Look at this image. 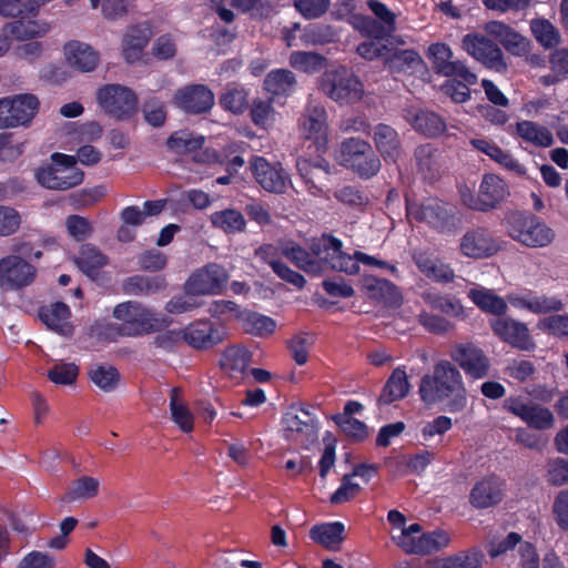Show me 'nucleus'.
Listing matches in <instances>:
<instances>
[{"instance_id": "nucleus-16", "label": "nucleus", "mask_w": 568, "mask_h": 568, "mask_svg": "<svg viewBox=\"0 0 568 568\" xmlns=\"http://www.w3.org/2000/svg\"><path fill=\"white\" fill-rule=\"evenodd\" d=\"M302 135L312 140L318 150H324L328 138L327 112L325 108L315 101H310L300 119Z\"/></svg>"}, {"instance_id": "nucleus-45", "label": "nucleus", "mask_w": 568, "mask_h": 568, "mask_svg": "<svg viewBox=\"0 0 568 568\" xmlns=\"http://www.w3.org/2000/svg\"><path fill=\"white\" fill-rule=\"evenodd\" d=\"M369 148L371 144L364 140L357 138L346 139L339 145L336 160L341 165L351 169L362 155H365V152L369 151Z\"/></svg>"}, {"instance_id": "nucleus-49", "label": "nucleus", "mask_w": 568, "mask_h": 568, "mask_svg": "<svg viewBox=\"0 0 568 568\" xmlns=\"http://www.w3.org/2000/svg\"><path fill=\"white\" fill-rule=\"evenodd\" d=\"M422 530L419 524H412L403 528L398 535H393L392 540L406 554L419 555Z\"/></svg>"}, {"instance_id": "nucleus-44", "label": "nucleus", "mask_w": 568, "mask_h": 568, "mask_svg": "<svg viewBox=\"0 0 568 568\" xmlns=\"http://www.w3.org/2000/svg\"><path fill=\"white\" fill-rule=\"evenodd\" d=\"M211 224L227 234L242 232L245 230L246 220L244 215L234 209L213 212L210 215Z\"/></svg>"}, {"instance_id": "nucleus-36", "label": "nucleus", "mask_w": 568, "mask_h": 568, "mask_svg": "<svg viewBox=\"0 0 568 568\" xmlns=\"http://www.w3.org/2000/svg\"><path fill=\"white\" fill-rule=\"evenodd\" d=\"M410 385L404 368H395L384 385L378 397L379 405H388L400 400L409 393Z\"/></svg>"}, {"instance_id": "nucleus-41", "label": "nucleus", "mask_w": 568, "mask_h": 568, "mask_svg": "<svg viewBox=\"0 0 568 568\" xmlns=\"http://www.w3.org/2000/svg\"><path fill=\"white\" fill-rule=\"evenodd\" d=\"M74 262L83 273L90 277H94L98 271L108 264V257L95 246L84 244L81 246Z\"/></svg>"}, {"instance_id": "nucleus-6", "label": "nucleus", "mask_w": 568, "mask_h": 568, "mask_svg": "<svg viewBox=\"0 0 568 568\" xmlns=\"http://www.w3.org/2000/svg\"><path fill=\"white\" fill-rule=\"evenodd\" d=\"M406 212L410 222L424 223L439 233H453L457 226L453 209L437 199L407 202Z\"/></svg>"}, {"instance_id": "nucleus-14", "label": "nucleus", "mask_w": 568, "mask_h": 568, "mask_svg": "<svg viewBox=\"0 0 568 568\" xmlns=\"http://www.w3.org/2000/svg\"><path fill=\"white\" fill-rule=\"evenodd\" d=\"M282 424L288 440L308 445L317 438L315 417L302 407L291 406L283 415Z\"/></svg>"}, {"instance_id": "nucleus-27", "label": "nucleus", "mask_w": 568, "mask_h": 568, "mask_svg": "<svg viewBox=\"0 0 568 568\" xmlns=\"http://www.w3.org/2000/svg\"><path fill=\"white\" fill-rule=\"evenodd\" d=\"M470 145L476 151L487 155L503 169L514 173L515 175L525 176L527 174V168L509 151L501 149L494 141L487 139H473L470 140Z\"/></svg>"}, {"instance_id": "nucleus-17", "label": "nucleus", "mask_w": 568, "mask_h": 568, "mask_svg": "<svg viewBox=\"0 0 568 568\" xmlns=\"http://www.w3.org/2000/svg\"><path fill=\"white\" fill-rule=\"evenodd\" d=\"M227 281L226 271L214 263L196 270L186 281L187 293L201 295H216L222 292Z\"/></svg>"}, {"instance_id": "nucleus-24", "label": "nucleus", "mask_w": 568, "mask_h": 568, "mask_svg": "<svg viewBox=\"0 0 568 568\" xmlns=\"http://www.w3.org/2000/svg\"><path fill=\"white\" fill-rule=\"evenodd\" d=\"M39 318L48 329L63 336L70 337L74 333V325L71 321V310L62 302H54L39 308Z\"/></svg>"}, {"instance_id": "nucleus-57", "label": "nucleus", "mask_w": 568, "mask_h": 568, "mask_svg": "<svg viewBox=\"0 0 568 568\" xmlns=\"http://www.w3.org/2000/svg\"><path fill=\"white\" fill-rule=\"evenodd\" d=\"M251 120L263 130L270 129L275 122V110L271 102L255 100L251 106Z\"/></svg>"}, {"instance_id": "nucleus-33", "label": "nucleus", "mask_w": 568, "mask_h": 568, "mask_svg": "<svg viewBox=\"0 0 568 568\" xmlns=\"http://www.w3.org/2000/svg\"><path fill=\"white\" fill-rule=\"evenodd\" d=\"M345 526L343 523H325L311 528L310 537L312 540L323 546L327 550H338L344 541Z\"/></svg>"}, {"instance_id": "nucleus-62", "label": "nucleus", "mask_w": 568, "mask_h": 568, "mask_svg": "<svg viewBox=\"0 0 568 568\" xmlns=\"http://www.w3.org/2000/svg\"><path fill=\"white\" fill-rule=\"evenodd\" d=\"M17 568H57V561L47 551L31 550L21 558Z\"/></svg>"}, {"instance_id": "nucleus-32", "label": "nucleus", "mask_w": 568, "mask_h": 568, "mask_svg": "<svg viewBox=\"0 0 568 568\" xmlns=\"http://www.w3.org/2000/svg\"><path fill=\"white\" fill-rule=\"evenodd\" d=\"M363 287L369 297L383 304L396 307L402 303V295L398 288L390 282L375 276H365Z\"/></svg>"}, {"instance_id": "nucleus-42", "label": "nucleus", "mask_w": 568, "mask_h": 568, "mask_svg": "<svg viewBox=\"0 0 568 568\" xmlns=\"http://www.w3.org/2000/svg\"><path fill=\"white\" fill-rule=\"evenodd\" d=\"M281 254L294 263L296 267L308 274L317 275L321 273L320 262L315 258L313 253H308L300 245H283L281 248Z\"/></svg>"}, {"instance_id": "nucleus-59", "label": "nucleus", "mask_w": 568, "mask_h": 568, "mask_svg": "<svg viewBox=\"0 0 568 568\" xmlns=\"http://www.w3.org/2000/svg\"><path fill=\"white\" fill-rule=\"evenodd\" d=\"M546 480L552 486L568 484V459L556 457L547 462Z\"/></svg>"}, {"instance_id": "nucleus-5", "label": "nucleus", "mask_w": 568, "mask_h": 568, "mask_svg": "<svg viewBox=\"0 0 568 568\" xmlns=\"http://www.w3.org/2000/svg\"><path fill=\"white\" fill-rule=\"evenodd\" d=\"M40 109V101L31 93L0 98V130L29 128Z\"/></svg>"}, {"instance_id": "nucleus-29", "label": "nucleus", "mask_w": 568, "mask_h": 568, "mask_svg": "<svg viewBox=\"0 0 568 568\" xmlns=\"http://www.w3.org/2000/svg\"><path fill=\"white\" fill-rule=\"evenodd\" d=\"M373 141L376 150L386 162H397L402 155L399 135L392 126L379 123L373 130Z\"/></svg>"}, {"instance_id": "nucleus-60", "label": "nucleus", "mask_w": 568, "mask_h": 568, "mask_svg": "<svg viewBox=\"0 0 568 568\" xmlns=\"http://www.w3.org/2000/svg\"><path fill=\"white\" fill-rule=\"evenodd\" d=\"M439 568H481V555L478 551L460 552L443 559Z\"/></svg>"}, {"instance_id": "nucleus-55", "label": "nucleus", "mask_w": 568, "mask_h": 568, "mask_svg": "<svg viewBox=\"0 0 568 568\" xmlns=\"http://www.w3.org/2000/svg\"><path fill=\"white\" fill-rule=\"evenodd\" d=\"M100 483L93 477H81L74 480L68 491L71 500L90 499L97 496Z\"/></svg>"}, {"instance_id": "nucleus-3", "label": "nucleus", "mask_w": 568, "mask_h": 568, "mask_svg": "<svg viewBox=\"0 0 568 568\" xmlns=\"http://www.w3.org/2000/svg\"><path fill=\"white\" fill-rule=\"evenodd\" d=\"M51 162L37 171L38 182L50 190H68L83 181V172L77 168L75 158L63 153L51 154Z\"/></svg>"}, {"instance_id": "nucleus-11", "label": "nucleus", "mask_w": 568, "mask_h": 568, "mask_svg": "<svg viewBox=\"0 0 568 568\" xmlns=\"http://www.w3.org/2000/svg\"><path fill=\"white\" fill-rule=\"evenodd\" d=\"M38 270L28 260L10 254L0 258V290L3 292L20 291L31 285Z\"/></svg>"}, {"instance_id": "nucleus-34", "label": "nucleus", "mask_w": 568, "mask_h": 568, "mask_svg": "<svg viewBox=\"0 0 568 568\" xmlns=\"http://www.w3.org/2000/svg\"><path fill=\"white\" fill-rule=\"evenodd\" d=\"M515 133L524 142L536 148H549L555 142L554 135L548 128L529 120L519 121L516 124Z\"/></svg>"}, {"instance_id": "nucleus-9", "label": "nucleus", "mask_w": 568, "mask_h": 568, "mask_svg": "<svg viewBox=\"0 0 568 568\" xmlns=\"http://www.w3.org/2000/svg\"><path fill=\"white\" fill-rule=\"evenodd\" d=\"M503 408L532 429L548 430L556 424L555 415L550 408L523 396L507 397L503 402Z\"/></svg>"}, {"instance_id": "nucleus-46", "label": "nucleus", "mask_w": 568, "mask_h": 568, "mask_svg": "<svg viewBox=\"0 0 568 568\" xmlns=\"http://www.w3.org/2000/svg\"><path fill=\"white\" fill-rule=\"evenodd\" d=\"M161 201H146L142 207L128 206L121 212V220L124 224H130L133 227L142 225L149 216L159 214L163 210Z\"/></svg>"}, {"instance_id": "nucleus-39", "label": "nucleus", "mask_w": 568, "mask_h": 568, "mask_svg": "<svg viewBox=\"0 0 568 568\" xmlns=\"http://www.w3.org/2000/svg\"><path fill=\"white\" fill-rule=\"evenodd\" d=\"M296 87L294 73L286 69L271 71L264 79V89L272 97L290 95Z\"/></svg>"}, {"instance_id": "nucleus-7", "label": "nucleus", "mask_w": 568, "mask_h": 568, "mask_svg": "<svg viewBox=\"0 0 568 568\" xmlns=\"http://www.w3.org/2000/svg\"><path fill=\"white\" fill-rule=\"evenodd\" d=\"M509 186L506 181L495 173L484 174L475 196L468 189L462 190V202L469 209L488 212L496 209L509 196Z\"/></svg>"}, {"instance_id": "nucleus-23", "label": "nucleus", "mask_w": 568, "mask_h": 568, "mask_svg": "<svg viewBox=\"0 0 568 568\" xmlns=\"http://www.w3.org/2000/svg\"><path fill=\"white\" fill-rule=\"evenodd\" d=\"M65 63L82 73L93 72L100 63V53L89 43L71 40L63 45Z\"/></svg>"}, {"instance_id": "nucleus-53", "label": "nucleus", "mask_w": 568, "mask_h": 568, "mask_svg": "<svg viewBox=\"0 0 568 568\" xmlns=\"http://www.w3.org/2000/svg\"><path fill=\"white\" fill-rule=\"evenodd\" d=\"M450 540L449 534L445 530L436 529L430 532L422 531L419 555H429L439 551L448 547Z\"/></svg>"}, {"instance_id": "nucleus-50", "label": "nucleus", "mask_w": 568, "mask_h": 568, "mask_svg": "<svg viewBox=\"0 0 568 568\" xmlns=\"http://www.w3.org/2000/svg\"><path fill=\"white\" fill-rule=\"evenodd\" d=\"M92 383L103 392H112L116 388L120 375L113 366L95 365L90 369Z\"/></svg>"}, {"instance_id": "nucleus-52", "label": "nucleus", "mask_w": 568, "mask_h": 568, "mask_svg": "<svg viewBox=\"0 0 568 568\" xmlns=\"http://www.w3.org/2000/svg\"><path fill=\"white\" fill-rule=\"evenodd\" d=\"M39 3L36 0H0V14L4 17L36 16Z\"/></svg>"}, {"instance_id": "nucleus-2", "label": "nucleus", "mask_w": 568, "mask_h": 568, "mask_svg": "<svg viewBox=\"0 0 568 568\" xmlns=\"http://www.w3.org/2000/svg\"><path fill=\"white\" fill-rule=\"evenodd\" d=\"M113 316L120 322L118 332L122 336H142L168 325L164 316L136 303L125 302L115 306Z\"/></svg>"}, {"instance_id": "nucleus-10", "label": "nucleus", "mask_w": 568, "mask_h": 568, "mask_svg": "<svg viewBox=\"0 0 568 568\" xmlns=\"http://www.w3.org/2000/svg\"><path fill=\"white\" fill-rule=\"evenodd\" d=\"M508 233L513 240L534 248L550 245L556 236L552 229L534 216L513 217Z\"/></svg>"}, {"instance_id": "nucleus-4", "label": "nucleus", "mask_w": 568, "mask_h": 568, "mask_svg": "<svg viewBox=\"0 0 568 568\" xmlns=\"http://www.w3.org/2000/svg\"><path fill=\"white\" fill-rule=\"evenodd\" d=\"M320 90L338 104L359 102L364 95L361 80L346 68L325 71L318 80Z\"/></svg>"}, {"instance_id": "nucleus-20", "label": "nucleus", "mask_w": 568, "mask_h": 568, "mask_svg": "<svg viewBox=\"0 0 568 568\" xmlns=\"http://www.w3.org/2000/svg\"><path fill=\"white\" fill-rule=\"evenodd\" d=\"M433 65L437 73L445 77H459L468 84H475L477 77L462 61L453 60V51L445 43H434L428 48Z\"/></svg>"}, {"instance_id": "nucleus-8", "label": "nucleus", "mask_w": 568, "mask_h": 568, "mask_svg": "<svg viewBox=\"0 0 568 568\" xmlns=\"http://www.w3.org/2000/svg\"><path fill=\"white\" fill-rule=\"evenodd\" d=\"M342 241L332 235H322L318 239H314L311 242L310 250L320 262L321 272L324 267L344 272L347 274H357L359 266L353 260L352 255H348L342 251Z\"/></svg>"}, {"instance_id": "nucleus-21", "label": "nucleus", "mask_w": 568, "mask_h": 568, "mask_svg": "<svg viewBox=\"0 0 568 568\" xmlns=\"http://www.w3.org/2000/svg\"><path fill=\"white\" fill-rule=\"evenodd\" d=\"M463 48L474 59L496 71L506 69L503 52L491 40L479 34H466L463 38Z\"/></svg>"}, {"instance_id": "nucleus-12", "label": "nucleus", "mask_w": 568, "mask_h": 568, "mask_svg": "<svg viewBox=\"0 0 568 568\" xmlns=\"http://www.w3.org/2000/svg\"><path fill=\"white\" fill-rule=\"evenodd\" d=\"M99 105L116 119L131 116L138 106L133 91L120 84H106L97 92Z\"/></svg>"}, {"instance_id": "nucleus-47", "label": "nucleus", "mask_w": 568, "mask_h": 568, "mask_svg": "<svg viewBox=\"0 0 568 568\" xmlns=\"http://www.w3.org/2000/svg\"><path fill=\"white\" fill-rule=\"evenodd\" d=\"M530 30L537 42L545 49L555 48L561 41V36L558 29L546 19L531 20Z\"/></svg>"}, {"instance_id": "nucleus-37", "label": "nucleus", "mask_w": 568, "mask_h": 568, "mask_svg": "<svg viewBox=\"0 0 568 568\" xmlns=\"http://www.w3.org/2000/svg\"><path fill=\"white\" fill-rule=\"evenodd\" d=\"M248 353L243 347L227 348L221 359V367L230 378L240 382L247 376Z\"/></svg>"}, {"instance_id": "nucleus-1", "label": "nucleus", "mask_w": 568, "mask_h": 568, "mask_svg": "<svg viewBox=\"0 0 568 568\" xmlns=\"http://www.w3.org/2000/svg\"><path fill=\"white\" fill-rule=\"evenodd\" d=\"M420 399L427 405L442 403L450 413H460L468 405V392L459 369L449 361L437 362L419 384Z\"/></svg>"}, {"instance_id": "nucleus-19", "label": "nucleus", "mask_w": 568, "mask_h": 568, "mask_svg": "<svg viewBox=\"0 0 568 568\" xmlns=\"http://www.w3.org/2000/svg\"><path fill=\"white\" fill-rule=\"evenodd\" d=\"M500 250L498 241L493 234L483 227L468 230L459 241V251L462 255L481 260L495 255Z\"/></svg>"}, {"instance_id": "nucleus-31", "label": "nucleus", "mask_w": 568, "mask_h": 568, "mask_svg": "<svg viewBox=\"0 0 568 568\" xmlns=\"http://www.w3.org/2000/svg\"><path fill=\"white\" fill-rule=\"evenodd\" d=\"M297 170L302 179L304 180L307 190L313 195H320L323 193V175L332 173V166L325 160H321L316 163H312L307 159H300L296 163Z\"/></svg>"}, {"instance_id": "nucleus-30", "label": "nucleus", "mask_w": 568, "mask_h": 568, "mask_svg": "<svg viewBox=\"0 0 568 568\" xmlns=\"http://www.w3.org/2000/svg\"><path fill=\"white\" fill-rule=\"evenodd\" d=\"M153 32L148 24L134 26L124 33L122 39V54L126 62H138Z\"/></svg>"}, {"instance_id": "nucleus-40", "label": "nucleus", "mask_w": 568, "mask_h": 568, "mask_svg": "<svg viewBox=\"0 0 568 568\" xmlns=\"http://www.w3.org/2000/svg\"><path fill=\"white\" fill-rule=\"evenodd\" d=\"M21 19L6 24L4 32L18 40L33 39L44 36L50 27L47 22L34 19Z\"/></svg>"}, {"instance_id": "nucleus-58", "label": "nucleus", "mask_w": 568, "mask_h": 568, "mask_svg": "<svg viewBox=\"0 0 568 568\" xmlns=\"http://www.w3.org/2000/svg\"><path fill=\"white\" fill-rule=\"evenodd\" d=\"M312 345L313 338L307 333H300L287 342L291 356L298 365L306 364L308 359V351Z\"/></svg>"}, {"instance_id": "nucleus-48", "label": "nucleus", "mask_w": 568, "mask_h": 568, "mask_svg": "<svg viewBox=\"0 0 568 568\" xmlns=\"http://www.w3.org/2000/svg\"><path fill=\"white\" fill-rule=\"evenodd\" d=\"M170 409L173 422L180 427L181 430L187 433L193 429V416L180 397V392L176 388L171 390Z\"/></svg>"}, {"instance_id": "nucleus-64", "label": "nucleus", "mask_w": 568, "mask_h": 568, "mask_svg": "<svg viewBox=\"0 0 568 568\" xmlns=\"http://www.w3.org/2000/svg\"><path fill=\"white\" fill-rule=\"evenodd\" d=\"M415 160L418 170L425 176H433L436 171V154L435 149L430 144H424L415 150Z\"/></svg>"}, {"instance_id": "nucleus-54", "label": "nucleus", "mask_w": 568, "mask_h": 568, "mask_svg": "<svg viewBox=\"0 0 568 568\" xmlns=\"http://www.w3.org/2000/svg\"><path fill=\"white\" fill-rule=\"evenodd\" d=\"M424 300L430 307L448 316L458 317L464 314V307L456 298L427 293L424 295Z\"/></svg>"}, {"instance_id": "nucleus-63", "label": "nucleus", "mask_w": 568, "mask_h": 568, "mask_svg": "<svg viewBox=\"0 0 568 568\" xmlns=\"http://www.w3.org/2000/svg\"><path fill=\"white\" fill-rule=\"evenodd\" d=\"M21 222V215L16 209L0 205V236H10L18 232Z\"/></svg>"}, {"instance_id": "nucleus-26", "label": "nucleus", "mask_w": 568, "mask_h": 568, "mask_svg": "<svg viewBox=\"0 0 568 568\" xmlns=\"http://www.w3.org/2000/svg\"><path fill=\"white\" fill-rule=\"evenodd\" d=\"M505 484L496 476H487L474 485L469 494V503L478 509L493 507L504 498Z\"/></svg>"}, {"instance_id": "nucleus-38", "label": "nucleus", "mask_w": 568, "mask_h": 568, "mask_svg": "<svg viewBox=\"0 0 568 568\" xmlns=\"http://www.w3.org/2000/svg\"><path fill=\"white\" fill-rule=\"evenodd\" d=\"M469 300L481 311L494 315H503L507 312V301L495 294L493 290L477 286L468 291Z\"/></svg>"}, {"instance_id": "nucleus-18", "label": "nucleus", "mask_w": 568, "mask_h": 568, "mask_svg": "<svg viewBox=\"0 0 568 568\" xmlns=\"http://www.w3.org/2000/svg\"><path fill=\"white\" fill-rule=\"evenodd\" d=\"M168 148L179 155H192L196 162L216 163L219 155L212 150H201L204 144V136L189 131H178L168 140Z\"/></svg>"}, {"instance_id": "nucleus-43", "label": "nucleus", "mask_w": 568, "mask_h": 568, "mask_svg": "<svg viewBox=\"0 0 568 568\" xmlns=\"http://www.w3.org/2000/svg\"><path fill=\"white\" fill-rule=\"evenodd\" d=\"M412 125L427 136L440 135L445 129V121L434 112L419 110L408 118Z\"/></svg>"}, {"instance_id": "nucleus-22", "label": "nucleus", "mask_w": 568, "mask_h": 568, "mask_svg": "<svg viewBox=\"0 0 568 568\" xmlns=\"http://www.w3.org/2000/svg\"><path fill=\"white\" fill-rule=\"evenodd\" d=\"M494 333L504 342L523 351L535 347L526 324L509 317H498L490 322Z\"/></svg>"}, {"instance_id": "nucleus-25", "label": "nucleus", "mask_w": 568, "mask_h": 568, "mask_svg": "<svg viewBox=\"0 0 568 568\" xmlns=\"http://www.w3.org/2000/svg\"><path fill=\"white\" fill-rule=\"evenodd\" d=\"M174 104L189 113H203L213 106L214 94L205 85H190L175 93Z\"/></svg>"}, {"instance_id": "nucleus-15", "label": "nucleus", "mask_w": 568, "mask_h": 568, "mask_svg": "<svg viewBox=\"0 0 568 568\" xmlns=\"http://www.w3.org/2000/svg\"><path fill=\"white\" fill-rule=\"evenodd\" d=\"M166 337L170 342L185 341L195 348H205L215 345L223 338V332L214 328L210 322L199 321L190 324L182 332H169ZM165 336L158 337V342L165 346L168 343Z\"/></svg>"}, {"instance_id": "nucleus-28", "label": "nucleus", "mask_w": 568, "mask_h": 568, "mask_svg": "<svg viewBox=\"0 0 568 568\" xmlns=\"http://www.w3.org/2000/svg\"><path fill=\"white\" fill-rule=\"evenodd\" d=\"M251 170L264 190L273 193L285 192L290 179L282 168L273 166L265 159L257 156L251 163Z\"/></svg>"}, {"instance_id": "nucleus-35", "label": "nucleus", "mask_w": 568, "mask_h": 568, "mask_svg": "<svg viewBox=\"0 0 568 568\" xmlns=\"http://www.w3.org/2000/svg\"><path fill=\"white\" fill-rule=\"evenodd\" d=\"M257 257H261L271 265L276 275L286 281L287 283L302 288L306 281L303 275L291 270L286 264L276 258L277 250L272 245H265L255 252Z\"/></svg>"}, {"instance_id": "nucleus-13", "label": "nucleus", "mask_w": 568, "mask_h": 568, "mask_svg": "<svg viewBox=\"0 0 568 568\" xmlns=\"http://www.w3.org/2000/svg\"><path fill=\"white\" fill-rule=\"evenodd\" d=\"M449 357L466 376L473 379H483L489 375L491 366L489 357L473 343L454 344L449 351Z\"/></svg>"}, {"instance_id": "nucleus-51", "label": "nucleus", "mask_w": 568, "mask_h": 568, "mask_svg": "<svg viewBox=\"0 0 568 568\" xmlns=\"http://www.w3.org/2000/svg\"><path fill=\"white\" fill-rule=\"evenodd\" d=\"M290 65L305 73H315L320 71L325 59L314 52L295 51L290 55Z\"/></svg>"}, {"instance_id": "nucleus-61", "label": "nucleus", "mask_w": 568, "mask_h": 568, "mask_svg": "<svg viewBox=\"0 0 568 568\" xmlns=\"http://www.w3.org/2000/svg\"><path fill=\"white\" fill-rule=\"evenodd\" d=\"M521 540V536L517 532H509L504 538L493 539L487 545L488 555L491 558H497L510 550H517Z\"/></svg>"}, {"instance_id": "nucleus-56", "label": "nucleus", "mask_w": 568, "mask_h": 568, "mask_svg": "<svg viewBox=\"0 0 568 568\" xmlns=\"http://www.w3.org/2000/svg\"><path fill=\"white\" fill-rule=\"evenodd\" d=\"M538 328L548 334L568 341V314H555L541 318Z\"/></svg>"}]
</instances>
